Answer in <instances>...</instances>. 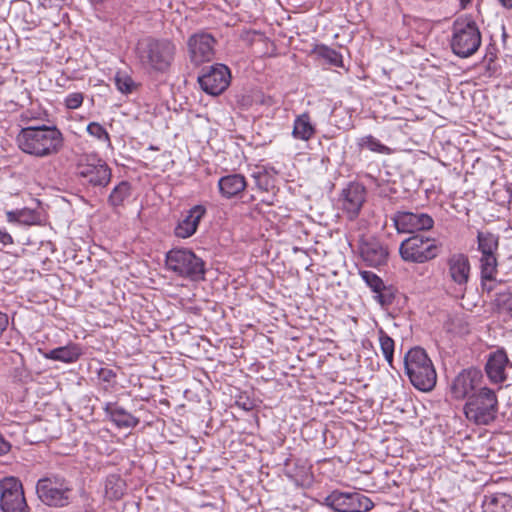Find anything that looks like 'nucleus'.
<instances>
[{
    "label": "nucleus",
    "mask_w": 512,
    "mask_h": 512,
    "mask_svg": "<svg viewBox=\"0 0 512 512\" xmlns=\"http://www.w3.org/2000/svg\"><path fill=\"white\" fill-rule=\"evenodd\" d=\"M205 214L206 208L203 205L193 206L187 211L183 218L178 221L174 229L175 236L186 239L194 235Z\"/></svg>",
    "instance_id": "obj_17"
},
{
    "label": "nucleus",
    "mask_w": 512,
    "mask_h": 512,
    "mask_svg": "<svg viewBox=\"0 0 512 512\" xmlns=\"http://www.w3.org/2000/svg\"><path fill=\"white\" fill-rule=\"evenodd\" d=\"M73 492L69 480L59 474H50L40 478L36 484L38 498L50 507H65L71 501Z\"/></svg>",
    "instance_id": "obj_5"
},
{
    "label": "nucleus",
    "mask_w": 512,
    "mask_h": 512,
    "mask_svg": "<svg viewBox=\"0 0 512 512\" xmlns=\"http://www.w3.org/2000/svg\"><path fill=\"white\" fill-rule=\"evenodd\" d=\"M16 141L21 151L38 158L57 154L64 144L62 132L55 126L46 125L22 128Z\"/></svg>",
    "instance_id": "obj_1"
},
{
    "label": "nucleus",
    "mask_w": 512,
    "mask_h": 512,
    "mask_svg": "<svg viewBox=\"0 0 512 512\" xmlns=\"http://www.w3.org/2000/svg\"><path fill=\"white\" fill-rule=\"evenodd\" d=\"M130 195V185L126 181H122L111 191L108 202L111 206L117 207L123 204Z\"/></svg>",
    "instance_id": "obj_31"
},
{
    "label": "nucleus",
    "mask_w": 512,
    "mask_h": 512,
    "mask_svg": "<svg viewBox=\"0 0 512 512\" xmlns=\"http://www.w3.org/2000/svg\"><path fill=\"white\" fill-rule=\"evenodd\" d=\"M253 177L257 180V185L259 186V188L263 189V190H267V185H262V183L260 182V179H261V176L260 175H256L254 174Z\"/></svg>",
    "instance_id": "obj_46"
},
{
    "label": "nucleus",
    "mask_w": 512,
    "mask_h": 512,
    "mask_svg": "<svg viewBox=\"0 0 512 512\" xmlns=\"http://www.w3.org/2000/svg\"><path fill=\"white\" fill-rule=\"evenodd\" d=\"M378 336L382 354L389 366L393 367L394 340L383 329H379Z\"/></svg>",
    "instance_id": "obj_32"
},
{
    "label": "nucleus",
    "mask_w": 512,
    "mask_h": 512,
    "mask_svg": "<svg viewBox=\"0 0 512 512\" xmlns=\"http://www.w3.org/2000/svg\"><path fill=\"white\" fill-rule=\"evenodd\" d=\"M167 268L180 277L196 281L205 273L203 260L187 248H173L166 254Z\"/></svg>",
    "instance_id": "obj_7"
},
{
    "label": "nucleus",
    "mask_w": 512,
    "mask_h": 512,
    "mask_svg": "<svg viewBox=\"0 0 512 512\" xmlns=\"http://www.w3.org/2000/svg\"><path fill=\"white\" fill-rule=\"evenodd\" d=\"M471 2V0H459L460 6L462 9L466 8L467 5Z\"/></svg>",
    "instance_id": "obj_47"
},
{
    "label": "nucleus",
    "mask_w": 512,
    "mask_h": 512,
    "mask_svg": "<svg viewBox=\"0 0 512 512\" xmlns=\"http://www.w3.org/2000/svg\"><path fill=\"white\" fill-rule=\"evenodd\" d=\"M84 101V95L81 92H73L68 94L64 99V105L67 109H77Z\"/></svg>",
    "instance_id": "obj_41"
},
{
    "label": "nucleus",
    "mask_w": 512,
    "mask_h": 512,
    "mask_svg": "<svg viewBox=\"0 0 512 512\" xmlns=\"http://www.w3.org/2000/svg\"><path fill=\"white\" fill-rule=\"evenodd\" d=\"M8 325V317L5 313L0 311V335L6 329Z\"/></svg>",
    "instance_id": "obj_44"
},
{
    "label": "nucleus",
    "mask_w": 512,
    "mask_h": 512,
    "mask_svg": "<svg viewBox=\"0 0 512 512\" xmlns=\"http://www.w3.org/2000/svg\"><path fill=\"white\" fill-rule=\"evenodd\" d=\"M497 411L496 393L487 387L480 388L477 393L470 396L464 406L467 419L476 424H489L496 418Z\"/></svg>",
    "instance_id": "obj_6"
},
{
    "label": "nucleus",
    "mask_w": 512,
    "mask_h": 512,
    "mask_svg": "<svg viewBox=\"0 0 512 512\" xmlns=\"http://www.w3.org/2000/svg\"><path fill=\"white\" fill-rule=\"evenodd\" d=\"M399 253L406 262L425 263L438 256L439 245L436 239L417 234L401 243Z\"/></svg>",
    "instance_id": "obj_8"
},
{
    "label": "nucleus",
    "mask_w": 512,
    "mask_h": 512,
    "mask_svg": "<svg viewBox=\"0 0 512 512\" xmlns=\"http://www.w3.org/2000/svg\"><path fill=\"white\" fill-rule=\"evenodd\" d=\"M349 500V512H367L374 505L370 498L358 492H349Z\"/></svg>",
    "instance_id": "obj_30"
},
{
    "label": "nucleus",
    "mask_w": 512,
    "mask_h": 512,
    "mask_svg": "<svg viewBox=\"0 0 512 512\" xmlns=\"http://www.w3.org/2000/svg\"><path fill=\"white\" fill-rule=\"evenodd\" d=\"M495 301L501 311L512 317V289L507 292L499 293Z\"/></svg>",
    "instance_id": "obj_37"
},
{
    "label": "nucleus",
    "mask_w": 512,
    "mask_h": 512,
    "mask_svg": "<svg viewBox=\"0 0 512 512\" xmlns=\"http://www.w3.org/2000/svg\"><path fill=\"white\" fill-rule=\"evenodd\" d=\"M87 133L100 141L110 143V137L106 129L98 122H91L87 125Z\"/></svg>",
    "instance_id": "obj_36"
},
{
    "label": "nucleus",
    "mask_w": 512,
    "mask_h": 512,
    "mask_svg": "<svg viewBox=\"0 0 512 512\" xmlns=\"http://www.w3.org/2000/svg\"><path fill=\"white\" fill-rule=\"evenodd\" d=\"M358 145L361 149H367L371 152H376L380 154L390 153V149L372 135L361 137L358 140Z\"/></svg>",
    "instance_id": "obj_33"
},
{
    "label": "nucleus",
    "mask_w": 512,
    "mask_h": 512,
    "mask_svg": "<svg viewBox=\"0 0 512 512\" xmlns=\"http://www.w3.org/2000/svg\"><path fill=\"white\" fill-rule=\"evenodd\" d=\"M362 280L372 290V292H379L383 288V280L372 271L361 270L359 272Z\"/></svg>",
    "instance_id": "obj_35"
},
{
    "label": "nucleus",
    "mask_w": 512,
    "mask_h": 512,
    "mask_svg": "<svg viewBox=\"0 0 512 512\" xmlns=\"http://www.w3.org/2000/svg\"><path fill=\"white\" fill-rule=\"evenodd\" d=\"M483 375L479 369L469 368L460 372L451 384L453 398L462 400L477 393L482 385Z\"/></svg>",
    "instance_id": "obj_14"
},
{
    "label": "nucleus",
    "mask_w": 512,
    "mask_h": 512,
    "mask_svg": "<svg viewBox=\"0 0 512 512\" xmlns=\"http://www.w3.org/2000/svg\"><path fill=\"white\" fill-rule=\"evenodd\" d=\"M8 222L11 223H24V224H30V218H32V215L30 211L22 209V210H15V211H8L6 213Z\"/></svg>",
    "instance_id": "obj_39"
},
{
    "label": "nucleus",
    "mask_w": 512,
    "mask_h": 512,
    "mask_svg": "<svg viewBox=\"0 0 512 512\" xmlns=\"http://www.w3.org/2000/svg\"><path fill=\"white\" fill-rule=\"evenodd\" d=\"M231 79L230 70L223 64H214L203 70L198 77V82L207 94L217 96L229 86Z\"/></svg>",
    "instance_id": "obj_12"
},
{
    "label": "nucleus",
    "mask_w": 512,
    "mask_h": 512,
    "mask_svg": "<svg viewBox=\"0 0 512 512\" xmlns=\"http://www.w3.org/2000/svg\"><path fill=\"white\" fill-rule=\"evenodd\" d=\"M404 367L415 388L424 392L434 388L437 374L431 359L423 348H411L404 357Z\"/></svg>",
    "instance_id": "obj_3"
},
{
    "label": "nucleus",
    "mask_w": 512,
    "mask_h": 512,
    "mask_svg": "<svg viewBox=\"0 0 512 512\" xmlns=\"http://www.w3.org/2000/svg\"><path fill=\"white\" fill-rule=\"evenodd\" d=\"M483 512H512V497L506 493L486 496Z\"/></svg>",
    "instance_id": "obj_24"
},
{
    "label": "nucleus",
    "mask_w": 512,
    "mask_h": 512,
    "mask_svg": "<svg viewBox=\"0 0 512 512\" xmlns=\"http://www.w3.org/2000/svg\"><path fill=\"white\" fill-rule=\"evenodd\" d=\"M10 444L0 434V455L6 454L10 450Z\"/></svg>",
    "instance_id": "obj_43"
},
{
    "label": "nucleus",
    "mask_w": 512,
    "mask_h": 512,
    "mask_svg": "<svg viewBox=\"0 0 512 512\" xmlns=\"http://www.w3.org/2000/svg\"><path fill=\"white\" fill-rule=\"evenodd\" d=\"M214 37L205 32L193 34L188 40V50L191 61L199 65L211 61L214 57Z\"/></svg>",
    "instance_id": "obj_15"
},
{
    "label": "nucleus",
    "mask_w": 512,
    "mask_h": 512,
    "mask_svg": "<svg viewBox=\"0 0 512 512\" xmlns=\"http://www.w3.org/2000/svg\"><path fill=\"white\" fill-rule=\"evenodd\" d=\"M395 298L394 291L391 287L383 284V288L379 292H375L374 299L382 306L386 307L393 303Z\"/></svg>",
    "instance_id": "obj_38"
},
{
    "label": "nucleus",
    "mask_w": 512,
    "mask_h": 512,
    "mask_svg": "<svg viewBox=\"0 0 512 512\" xmlns=\"http://www.w3.org/2000/svg\"><path fill=\"white\" fill-rule=\"evenodd\" d=\"M77 175L93 187H106L111 180V169L96 154L82 155L77 163Z\"/></svg>",
    "instance_id": "obj_9"
},
{
    "label": "nucleus",
    "mask_w": 512,
    "mask_h": 512,
    "mask_svg": "<svg viewBox=\"0 0 512 512\" xmlns=\"http://www.w3.org/2000/svg\"><path fill=\"white\" fill-rule=\"evenodd\" d=\"M114 83L117 89L123 94L132 93L136 87L133 79L127 73L120 71L115 74Z\"/></svg>",
    "instance_id": "obj_34"
},
{
    "label": "nucleus",
    "mask_w": 512,
    "mask_h": 512,
    "mask_svg": "<svg viewBox=\"0 0 512 512\" xmlns=\"http://www.w3.org/2000/svg\"><path fill=\"white\" fill-rule=\"evenodd\" d=\"M97 376L100 382L106 384V389L114 387L117 375L112 369L100 368L97 372Z\"/></svg>",
    "instance_id": "obj_40"
},
{
    "label": "nucleus",
    "mask_w": 512,
    "mask_h": 512,
    "mask_svg": "<svg viewBox=\"0 0 512 512\" xmlns=\"http://www.w3.org/2000/svg\"><path fill=\"white\" fill-rule=\"evenodd\" d=\"M360 255L368 266L380 267L387 262L388 249L378 240L368 239L362 242Z\"/></svg>",
    "instance_id": "obj_18"
},
{
    "label": "nucleus",
    "mask_w": 512,
    "mask_h": 512,
    "mask_svg": "<svg viewBox=\"0 0 512 512\" xmlns=\"http://www.w3.org/2000/svg\"><path fill=\"white\" fill-rule=\"evenodd\" d=\"M316 128L308 113L298 115L293 123L292 136L296 140L309 141L314 137Z\"/></svg>",
    "instance_id": "obj_22"
},
{
    "label": "nucleus",
    "mask_w": 512,
    "mask_h": 512,
    "mask_svg": "<svg viewBox=\"0 0 512 512\" xmlns=\"http://www.w3.org/2000/svg\"><path fill=\"white\" fill-rule=\"evenodd\" d=\"M349 492L334 491L325 498V504L337 512H349Z\"/></svg>",
    "instance_id": "obj_28"
},
{
    "label": "nucleus",
    "mask_w": 512,
    "mask_h": 512,
    "mask_svg": "<svg viewBox=\"0 0 512 512\" xmlns=\"http://www.w3.org/2000/svg\"><path fill=\"white\" fill-rule=\"evenodd\" d=\"M391 221L398 233H415L430 230L434 226L433 218L420 212L397 211L391 216Z\"/></svg>",
    "instance_id": "obj_13"
},
{
    "label": "nucleus",
    "mask_w": 512,
    "mask_h": 512,
    "mask_svg": "<svg viewBox=\"0 0 512 512\" xmlns=\"http://www.w3.org/2000/svg\"><path fill=\"white\" fill-rule=\"evenodd\" d=\"M478 250L481 255H496L499 247V236L491 232H478Z\"/></svg>",
    "instance_id": "obj_26"
},
{
    "label": "nucleus",
    "mask_w": 512,
    "mask_h": 512,
    "mask_svg": "<svg viewBox=\"0 0 512 512\" xmlns=\"http://www.w3.org/2000/svg\"><path fill=\"white\" fill-rule=\"evenodd\" d=\"M103 410L110 421H112L118 428H134L139 423L138 418L117 405V403L107 402L105 403Z\"/></svg>",
    "instance_id": "obj_20"
},
{
    "label": "nucleus",
    "mask_w": 512,
    "mask_h": 512,
    "mask_svg": "<svg viewBox=\"0 0 512 512\" xmlns=\"http://www.w3.org/2000/svg\"><path fill=\"white\" fill-rule=\"evenodd\" d=\"M366 198L367 190L363 184L349 182L339 195V208L349 220H355L359 216Z\"/></svg>",
    "instance_id": "obj_11"
},
{
    "label": "nucleus",
    "mask_w": 512,
    "mask_h": 512,
    "mask_svg": "<svg viewBox=\"0 0 512 512\" xmlns=\"http://www.w3.org/2000/svg\"><path fill=\"white\" fill-rule=\"evenodd\" d=\"M313 52L317 57L325 60L330 65L336 67L343 66L342 55L333 48H330L326 45H317Z\"/></svg>",
    "instance_id": "obj_29"
},
{
    "label": "nucleus",
    "mask_w": 512,
    "mask_h": 512,
    "mask_svg": "<svg viewBox=\"0 0 512 512\" xmlns=\"http://www.w3.org/2000/svg\"><path fill=\"white\" fill-rule=\"evenodd\" d=\"M125 491V482L118 475H109L105 481V495L110 500L120 499Z\"/></svg>",
    "instance_id": "obj_27"
},
{
    "label": "nucleus",
    "mask_w": 512,
    "mask_h": 512,
    "mask_svg": "<svg viewBox=\"0 0 512 512\" xmlns=\"http://www.w3.org/2000/svg\"><path fill=\"white\" fill-rule=\"evenodd\" d=\"M136 53L145 68L164 73L168 71L174 60L176 46L170 40L149 37L138 42Z\"/></svg>",
    "instance_id": "obj_2"
},
{
    "label": "nucleus",
    "mask_w": 512,
    "mask_h": 512,
    "mask_svg": "<svg viewBox=\"0 0 512 512\" xmlns=\"http://www.w3.org/2000/svg\"><path fill=\"white\" fill-rule=\"evenodd\" d=\"M0 508L3 512H27L28 505L23 486L15 477H5L0 481Z\"/></svg>",
    "instance_id": "obj_10"
},
{
    "label": "nucleus",
    "mask_w": 512,
    "mask_h": 512,
    "mask_svg": "<svg viewBox=\"0 0 512 512\" xmlns=\"http://www.w3.org/2000/svg\"><path fill=\"white\" fill-rule=\"evenodd\" d=\"M507 363L508 357L503 350H497L490 354L485 370L491 382L501 383L506 379L505 369Z\"/></svg>",
    "instance_id": "obj_19"
},
{
    "label": "nucleus",
    "mask_w": 512,
    "mask_h": 512,
    "mask_svg": "<svg viewBox=\"0 0 512 512\" xmlns=\"http://www.w3.org/2000/svg\"><path fill=\"white\" fill-rule=\"evenodd\" d=\"M482 287L488 291L492 286H487V282L494 281L498 273V261L496 255H481L479 259Z\"/></svg>",
    "instance_id": "obj_23"
},
{
    "label": "nucleus",
    "mask_w": 512,
    "mask_h": 512,
    "mask_svg": "<svg viewBox=\"0 0 512 512\" xmlns=\"http://www.w3.org/2000/svg\"><path fill=\"white\" fill-rule=\"evenodd\" d=\"M0 242L3 245H9L13 243L12 236L5 230L0 228Z\"/></svg>",
    "instance_id": "obj_42"
},
{
    "label": "nucleus",
    "mask_w": 512,
    "mask_h": 512,
    "mask_svg": "<svg viewBox=\"0 0 512 512\" xmlns=\"http://www.w3.org/2000/svg\"><path fill=\"white\" fill-rule=\"evenodd\" d=\"M81 355V349L76 344L57 347L45 354L47 359L61 361L64 363H72L78 360Z\"/></svg>",
    "instance_id": "obj_25"
},
{
    "label": "nucleus",
    "mask_w": 512,
    "mask_h": 512,
    "mask_svg": "<svg viewBox=\"0 0 512 512\" xmlns=\"http://www.w3.org/2000/svg\"><path fill=\"white\" fill-rule=\"evenodd\" d=\"M448 276L459 287V291L466 290L470 278L471 265L464 253L451 254L447 259Z\"/></svg>",
    "instance_id": "obj_16"
},
{
    "label": "nucleus",
    "mask_w": 512,
    "mask_h": 512,
    "mask_svg": "<svg viewBox=\"0 0 512 512\" xmlns=\"http://www.w3.org/2000/svg\"><path fill=\"white\" fill-rule=\"evenodd\" d=\"M480 29L471 17H458L452 24L450 47L460 58L474 55L481 46Z\"/></svg>",
    "instance_id": "obj_4"
},
{
    "label": "nucleus",
    "mask_w": 512,
    "mask_h": 512,
    "mask_svg": "<svg viewBox=\"0 0 512 512\" xmlns=\"http://www.w3.org/2000/svg\"><path fill=\"white\" fill-rule=\"evenodd\" d=\"M245 177L241 174L223 176L218 181L220 194L227 199L237 196L246 188Z\"/></svg>",
    "instance_id": "obj_21"
},
{
    "label": "nucleus",
    "mask_w": 512,
    "mask_h": 512,
    "mask_svg": "<svg viewBox=\"0 0 512 512\" xmlns=\"http://www.w3.org/2000/svg\"><path fill=\"white\" fill-rule=\"evenodd\" d=\"M498 2L507 9L512 8V0H498Z\"/></svg>",
    "instance_id": "obj_45"
}]
</instances>
